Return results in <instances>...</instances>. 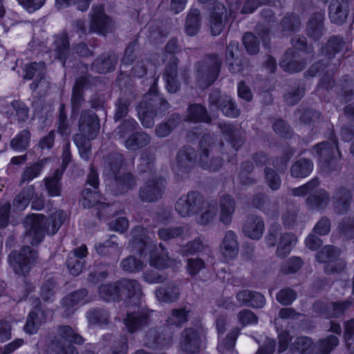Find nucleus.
I'll list each match as a JSON object with an SVG mask.
<instances>
[{
  "label": "nucleus",
  "instance_id": "nucleus-1",
  "mask_svg": "<svg viewBox=\"0 0 354 354\" xmlns=\"http://www.w3.org/2000/svg\"><path fill=\"white\" fill-rule=\"evenodd\" d=\"M99 297L107 303H120L137 305L141 301L142 288L140 283L133 279L121 278L111 282L102 283L97 287Z\"/></svg>",
  "mask_w": 354,
  "mask_h": 354
},
{
  "label": "nucleus",
  "instance_id": "nucleus-2",
  "mask_svg": "<svg viewBox=\"0 0 354 354\" xmlns=\"http://www.w3.org/2000/svg\"><path fill=\"white\" fill-rule=\"evenodd\" d=\"M66 219V214L62 209L52 213L48 219L43 214H27L24 225L26 235L30 239V244L32 246L39 245L44 240L49 227L52 235L56 234Z\"/></svg>",
  "mask_w": 354,
  "mask_h": 354
},
{
  "label": "nucleus",
  "instance_id": "nucleus-3",
  "mask_svg": "<svg viewBox=\"0 0 354 354\" xmlns=\"http://www.w3.org/2000/svg\"><path fill=\"white\" fill-rule=\"evenodd\" d=\"M158 82V77L150 86L147 99L140 101L136 106L138 118L145 128H151L155 118L164 115L170 107L168 101L160 95Z\"/></svg>",
  "mask_w": 354,
  "mask_h": 354
},
{
  "label": "nucleus",
  "instance_id": "nucleus-4",
  "mask_svg": "<svg viewBox=\"0 0 354 354\" xmlns=\"http://www.w3.org/2000/svg\"><path fill=\"white\" fill-rule=\"evenodd\" d=\"M338 139L333 129H331L328 140H324L315 145L312 153H315L318 159L321 169L331 174L341 170V151L338 145Z\"/></svg>",
  "mask_w": 354,
  "mask_h": 354
},
{
  "label": "nucleus",
  "instance_id": "nucleus-5",
  "mask_svg": "<svg viewBox=\"0 0 354 354\" xmlns=\"http://www.w3.org/2000/svg\"><path fill=\"white\" fill-rule=\"evenodd\" d=\"M223 61L216 53L205 55L203 59L194 64V75L196 81L201 88H207L218 80Z\"/></svg>",
  "mask_w": 354,
  "mask_h": 354
},
{
  "label": "nucleus",
  "instance_id": "nucleus-6",
  "mask_svg": "<svg viewBox=\"0 0 354 354\" xmlns=\"http://www.w3.org/2000/svg\"><path fill=\"white\" fill-rule=\"evenodd\" d=\"M57 332V335L49 342L50 350L55 354H79L74 344L82 345L84 337L69 325L58 326Z\"/></svg>",
  "mask_w": 354,
  "mask_h": 354
},
{
  "label": "nucleus",
  "instance_id": "nucleus-7",
  "mask_svg": "<svg viewBox=\"0 0 354 354\" xmlns=\"http://www.w3.org/2000/svg\"><path fill=\"white\" fill-rule=\"evenodd\" d=\"M37 252L30 246L24 245L19 250H12L8 255V261L13 272L26 277L37 259Z\"/></svg>",
  "mask_w": 354,
  "mask_h": 354
},
{
  "label": "nucleus",
  "instance_id": "nucleus-8",
  "mask_svg": "<svg viewBox=\"0 0 354 354\" xmlns=\"http://www.w3.org/2000/svg\"><path fill=\"white\" fill-rule=\"evenodd\" d=\"M214 143V137L209 133H203L198 142V151L200 152L198 166L204 170L213 172L218 171L224 165V160L221 156H214L208 160Z\"/></svg>",
  "mask_w": 354,
  "mask_h": 354
},
{
  "label": "nucleus",
  "instance_id": "nucleus-9",
  "mask_svg": "<svg viewBox=\"0 0 354 354\" xmlns=\"http://www.w3.org/2000/svg\"><path fill=\"white\" fill-rule=\"evenodd\" d=\"M353 304V299L348 298L344 301L325 302L316 300L312 305L313 312L325 319L340 318L344 315Z\"/></svg>",
  "mask_w": 354,
  "mask_h": 354
},
{
  "label": "nucleus",
  "instance_id": "nucleus-10",
  "mask_svg": "<svg viewBox=\"0 0 354 354\" xmlns=\"http://www.w3.org/2000/svg\"><path fill=\"white\" fill-rule=\"evenodd\" d=\"M167 181L161 176L147 178L139 188L138 196L144 203H154L163 196Z\"/></svg>",
  "mask_w": 354,
  "mask_h": 354
},
{
  "label": "nucleus",
  "instance_id": "nucleus-11",
  "mask_svg": "<svg viewBox=\"0 0 354 354\" xmlns=\"http://www.w3.org/2000/svg\"><path fill=\"white\" fill-rule=\"evenodd\" d=\"M82 205L88 209L94 208L96 209V216L100 221L109 220L115 215L113 205L109 203L100 202L96 197H99V193L86 188L82 193Z\"/></svg>",
  "mask_w": 354,
  "mask_h": 354
},
{
  "label": "nucleus",
  "instance_id": "nucleus-12",
  "mask_svg": "<svg viewBox=\"0 0 354 354\" xmlns=\"http://www.w3.org/2000/svg\"><path fill=\"white\" fill-rule=\"evenodd\" d=\"M78 129L86 140H95L100 129V121L97 113L91 109L82 110L78 120Z\"/></svg>",
  "mask_w": 354,
  "mask_h": 354
},
{
  "label": "nucleus",
  "instance_id": "nucleus-13",
  "mask_svg": "<svg viewBox=\"0 0 354 354\" xmlns=\"http://www.w3.org/2000/svg\"><path fill=\"white\" fill-rule=\"evenodd\" d=\"M202 347V334L198 328L187 327L182 331L179 349L183 354H199Z\"/></svg>",
  "mask_w": 354,
  "mask_h": 354
},
{
  "label": "nucleus",
  "instance_id": "nucleus-14",
  "mask_svg": "<svg viewBox=\"0 0 354 354\" xmlns=\"http://www.w3.org/2000/svg\"><path fill=\"white\" fill-rule=\"evenodd\" d=\"M205 205L203 196L197 191L187 193L186 199L177 201L176 209L183 216L196 215L201 212Z\"/></svg>",
  "mask_w": 354,
  "mask_h": 354
},
{
  "label": "nucleus",
  "instance_id": "nucleus-15",
  "mask_svg": "<svg viewBox=\"0 0 354 354\" xmlns=\"http://www.w3.org/2000/svg\"><path fill=\"white\" fill-rule=\"evenodd\" d=\"M233 20L234 15L231 10L227 12V8L222 3H215L209 12L212 35H219L223 32L225 26L228 23H232Z\"/></svg>",
  "mask_w": 354,
  "mask_h": 354
},
{
  "label": "nucleus",
  "instance_id": "nucleus-16",
  "mask_svg": "<svg viewBox=\"0 0 354 354\" xmlns=\"http://www.w3.org/2000/svg\"><path fill=\"white\" fill-rule=\"evenodd\" d=\"M209 103L227 118H237L241 114L234 100L230 95H222L219 89H215L209 94Z\"/></svg>",
  "mask_w": 354,
  "mask_h": 354
},
{
  "label": "nucleus",
  "instance_id": "nucleus-17",
  "mask_svg": "<svg viewBox=\"0 0 354 354\" xmlns=\"http://www.w3.org/2000/svg\"><path fill=\"white\" fill-rule=\"evenodd\" d=\"M90 17V30L93 32L105 35L112 27V19L105 13L104 6L102 3L93 5Z\"/></svg>",
  "mask_w": 354,
  "mask_h": 354
},
{
  "label": "nucleus",
  "instance_id": "nucleus-18",
  "mask_svg": "<svg viewBox=\"0 0 354 354\" xmlns=\"http://www.w3.org/2000/svg\"><path fill=\"white\" fill-rule=\"evenodd\" d=\"M88 291L85 288L73 290L66 294L61 300V305L66 316H72L78 305H84L90 302Z\"/></svg>",
  "mask_w": 354,
  "mask_h": 354
},
{
  "label": "nucleus",
  "instance_id": "nucleus-19",
  "mask_svg": "<svg viewBox=\"0 0 354 354\" xmlns=\"http://www.w3.org/2000/svg\"><path fill=\"white\" fill-rule=\"evenodd\" d=\"M156 245L149 236L146 230L140 226H136L131 240L132 250L136 252L141 258H146L151 248Z\"/></svg>",
  "mask_w": 354,
  "mask_h": 354
},
{
  "label": "nucleus",
  "instance_id": "nucleus-20",
  "mask_svg": "<svg viewBox=\"0 0 354 354\" xmlns=\"http://www.w3.org/2000/svg\"><path fill=\"white\" fill-rule=\"evenodd\" d=\"M151 313L147 310L127 312L124 324L127 331L133 334L147 327L151 321Z\"/></svg>",
  "mask_w": 354,
  "mask_h": 354
},
{
  "label": "nucleus",
  "instance_id": "nucleus-21",
  "mask_svg": "<svg viewBox=\"0 0 354 354\" xmlns=\"http://www.w3.org/2000/svg\"><path fill=\"white\" fill-rule=\"evenodd\" d=\"M299 53L294 49L288 48L283 54L279 60L280 68L288 74H294L303 71L307 66L306 59H297Z\"/></svg>",
  "mask_w": 354,
  "mask_h": 354
},
{
  "label": "nucleus",
  "instance_id": "nucleus-22",
  "mask_svg": "<svg viewBox=\"0 0 354 354\" xmlns=\"http://www.w3.org/2000/svg\"><path fill=\"white\" fill-rule=\"evenodd\" d=\"M353 202L352 192L345 186L337 187L332 196V205L337 215H346L350 211Z\"/></svg>",
  "mask_w": 354,
  "mask_h": 354
},
{
  "label": "nucleus",
  "instance_id": "nucleus-23",
  "mask_svg": "<svg viewBox=\"0 0 354 354\" xmlns=\"http://www.w3.org/2000/svg\"><path fill=\"white\" fill-rule=\"evenodd\" d=\"M118 59L114 52L102 53L91 62V69L98 74H108L115 71Z\"/></svg>",
  "mask_w": 354,
  "mask_h": 354
},
{
  "label": "nucleus",
  "instance_id": "nucleus-24",
  "mask_svg": "<svg viewBox=\"0 0 354 354\" xmlns=\"http://www.w3.org/2000/svg\"><path fill=\"white\" fill-rule=\"evenodd\" d=\"M325 14L322 11L313 12L306 23V35L314 41L320 40L324 33Z\"/></svg>",
  "mask_w": 354,
  "mask_h": 354
},
{
  "label": "nucleus",
  "instance_id": "nucleus-25",
  "mask_svg": "<svg viewBox=\"0 0 354 354\" xmlns=\"http://www.w3.org/2000/svg\"><path fill=\"white\" fill-rule=\"evenodd\" d=\"M178 66H177L176 59L165 64L162 77L165 82V88L171 94L176 93L180 89V83L178 79Z\"/></svg>",
  "mask_w": 354,
  "mask_h": 354
},
{
  "label": "nucleus",
  "instance_id": "nucleus-26",
  "mask_svg": "<svg viewBox=\"0 0 354 354\" xmlns=\"http://www.w3.org/2000/svg\"><path fill=\"white\" fill-rule=\"evenodd\" d=\"M351 0H331L328 6V15L331 23L344 24L349 12L348 3Z\"/></svg>",
  "mask_w": 354,
  "mask_h": 354
},
{
  "label": "nucleus",
  "instance_id": "nucleus-27",
  "mask_svg": "<svg viewBox=\"0 0 354 354\" xmlns=\"http://www.w3.org/2000/svg\"><path fill=\"white\" fill-rule=\"evenodd\" d=\"M150 346L156 350H162L170 347L172 344L173 335L165 330L151 329L146 335Z\"/></svg>",
  "mask_w": 354,
  "mask_h": 354
},
{
  "label": "nucleus",
  "instance_id": "nucleus-28",
  "mask_svg": "<svg viewBox=\"0 0 354 354\" xmlns=\"http://www.w3.org/2000/svg\"><path fill=\"white\" fill-rule=\"evenodd\" d=\"M235 297L242 306L252 308H261L266 304V299L263 294L248 289L239 291Z\"/></svg>",
  "mask_w": 354,
  "mask_h": 354
},
{
  "label": "nucleus",
  "instance_id": "nucleus-29",
  "mask_svg": "<svg viewBox=\"0 0 354 354\" xmlns=\"http://www.w3.org/2000/svg\"><path fill=\"white\" fill-rule=\"evenodd\" d=\"M53 46L54 48L55 57L64 66L69 56L70 40L66 30L54 35Z\"/></svg>",
  "mask_w": 354,
  "mask_h": 354
},
{
  "label": "nucleus",
  "instance_id": "nucleus-30",
  "mask_svg": "<svg viewBox=\"0 0 354 354\" xmlns=\"http://www.w3.org/2000/svg\"><path fill=\"white\" fill-rule=\"evenodd\" d=\"M149 263L152 268L157 270H165L169 268V257L167 248L160 243L158 246L154 245L149 253Z\"/></svg>",
  "mask_w": 354,
  "mask_h": 354
},
{
  "label": "nucleus",
  "instance_id": "nucleus-31",
  "mask_svg": "<svg viewBox=\"0 0 354 354\" xmlns=\"http://www.w3.org/2000/svg\"><path fill=\"white\" fill-rule=\"evenodd\" d=\"M263 220L259 216H251L248 218L243 226V233L253 240H259L264 232Z\"/></svg>",
  "mask_w": 354,
  "mask_h": 354
},
{
  "label": "nucleus",
  "instance_id": "nucleus-32",
  "mask_svg": "<svg viewBox=\"0 0 354 354\" xmlns=\"http://www.w3.org/2000/svg\"><path fill=\"white\" fill-rule=\"evenodd\" d=\"M186 121L196 124H209L212 118L205 105L201 103H192L187 109Z\"/></svg>",
  "mask_w": 354,
  "mask_h": 354
},
{
  "label": "nucleus",
  "instance_id": "nucleus-33",
  "mask_svg": "<svg viewBox=\"0 0 354 354\" xmlns=\"http://www.w3.org/2000/svg\"><path fill=\"white\" fill-rule=\"evenodd\" d=\"M220 221L229 225L232 223L236 209L234 198L229 194H224L220 197Z\"/></svg>",
  "mask_w": 354,
  "mask_h": 354
},
{
  "label": "nucleus",
  "instance_id": "nucleus-34",
  "mask_svg": "<svg viewBox=\"0 0 354 354\" xmlns=\"http://www.w3.org/2000/svg\"><path fill=\"white\" fill-rule=\"evenodd\" d=\"M118 237L111 235L104 242L96 243L94 245L95 252L101 257L113 259L118 257Z\"/></svg>",
  "mask_w": 354,
  "mask_h": 354
},
{
  "label": "nucleus",
  "instance_id": "nucleus-35",
  "mask_svg": "<svg viewBox=\"0 0 354 354\" xmlns=\"http://www.w3.org/2000/svg\"><path fill=\"white\" fill-rule=\"evenodd\" d=\"M151 140L148 133L140 129L134 133L128 136L124 141V146L127 149L131 151H136L147 147Z\"/></svg>",
  "mask_w": 354,
  "mask_h": 354
},
{
  "label": "nucleus",
  "instance_id": "nucleus-36",
  "mask_svg": "<svg viewBox=\"0 0 354 354\" xmlns=\"http://www.w3.org/2000/svg\"><path fill=\"white\" fill-rule=\"evenodd\" d=\"M329 201V194L322 188H316L310 192L306 199L307 206L310 209L316 210L324 209Z\"/></svg>",
  "mask_w": 354,
  "mask_h": 354
},
{
  "label": "nucleus",
  "instance_id": "nucleus-37",
  "mask_svg": "<svg viewBox=\"0 0 354 354\" xmlns=\"http://www.w3.org/2000/svg\"><path fill=\"white\" fill-rule=\"evenodd\" d=\"M195 162L194 151L191 149L185 150H180L176 156V170L178 175H187L189 174L193 167L190 163Z\"/></svg>",
  "mask_w": 354,
  "mask_h": 354
},
{
  "label": "nucleus",
  "instance_id": "nucleus-38",
  "mask_svg": "<svg viewBox=\"0 0 354 354\" xmlns=\"http://www.w3.org/2000/svg\"><path fill=\"white\" fill-rule=\"evenodd\" d=\"M117 191L124 194L134 189L137 184V177L131 171H124L113 176Z\"/></svg>",
  "mask_w": 354,
  "mask_h": 354
},
{
  "label": "nucleus",
  "instance_id": "nucleus-39",
  "mask_svg": "<svg viewBox=\"0 0 354 354\" xmlns=\"http://www.w3.org/2000/svg\"><path fill=\"white\" fill-rule=\"evenodd\" d=\"M313 167L314 164L310 159L300 158L290 166V174L295 178H305L311 174Z\"/></svg>",
  "mask_w": 354,
  "mask_h": 354
},
{
  "label": "nucleus",
  "instance_id": "nucleus-40",
  "mask_svg": "<svg viewBox=\"0 0 354 354\" xmlns=\"http://www.w3.org/2000/svg\"><path fill=\"white\" fill-rule=\"evenodd\" d=\"M223 254L226 259H234L239 252V243L236 234L232 230L226 232L221 244Z\"/></svg>",
  "mask_w": 354,
  "mask_h": 354
},
{
  "label": "nucleus",
  "instance_id": "nucleus-41",
  "mask_svg": "<svg viewBox=\"0 0 354 354\" xmlns=\"http://www.w3.org/2000/svg\"><path fill=\"white\" fill-rule=\"evenodd\" d=\"M218 128L226 141L236 151H238L241 148L243 143L241 137L237 133L234 126L232 123L224 122L219 123Z\"/></svg>",
  "mask_w": 354,
  "mask_h": 354
},
{
  "label": "nucleus",
  "instance_id": "nucleus-42",
  "mask_svg": "<svg viewBox=\"0 0 354 354\" xmlns=\"http://www.w3.org/2000/svg\"><path fill=\"white\" fill-rule=\"evenodd\" d=\"M201 15L199 9L191 8L186 17L185 32L187 35L196 36L201 27Z\"/></svg>",
  "mask_w": 354,
  "mask_h": 354
},
{
  "label": "nucleus",
  "instance_id": "nucleus-43",
  "mask_svg": "<svg viewBox=\"0 0 354 354\" xmlns=\"http://www.w3.org/2000/svg\"><path fill=\"white\" fill-rule=\"evenodd\" d=\"M297 242V238L293 233L285 232L281 234L276 250V255L280 259L285 258L290 253Z\"/></svg>",
  "mask_w": 354,
  "mask_h": 354
},
{
  "label": "nucleus",
  "instance_id": "nucleus-44",
  "mask_svg": "<svg viewBox=\"0 0 354 354\" xmlns=\"http://www.w3.org/2000/svg\"><path fill=\"white\" fill-rule=\"evenodd\" d=\"M344 41L339 35L330 36L326 43L320 48L321 54L328 59H333L343 49Z\"/></svg>",
  "mask_w": 354,
  "mask_h": 354
},
{
  "label": "nucleus",
  "instance_id": "nucleus-45",
  "mask_svg": "<svg viewBox=\"0 0 354 354\" xmlns=\"http://www.w3.org/2000/svg\"><path fill=\"white\" fill-rule=\"evenodd\" d=\"M180 115L178 113H172L168 118L158 124L156 127V134L159 138L168 136L180 124Z\"/></svg>",
  "mask_w": 354,
  "mask_h": 354
},
{
  "label": "nucleus",
  "instance_id": "nucleus-46",
  "mask_svg": "<svg viewBox=\"0 0 354 354\" xmlns=\"http://www.w3.org/2000/svg\"><path fill=\"white\" fill-rule=\"evenodd\" d=\"M238 48L239 43L235 41H230L226 47V62L229 65V70L232 73L240 72L242 70L241 60L238 57H236L234 52Z\"/></svg>",
  "mask_w": 354,
  "mask_h": 354
},
{
  "label": "nucleus",
  "instance_id": "nucleus-47",
  "mask_svg": "<svg viewBox=\"0 0 354 354\" xmlns=\"http://www.w3.org/2000/svg\"><path fill=\"white\" fill-rule=\"evenodd\" d=\"M314 342L312 338L308 336H297L291 343L290 349L299 354H313Z\"/></svg>",
  "mask_w": 354,
  "mask_h": 354
},
{
  "label": "nucleus",
  "instance_id": "nucleus-48",
  "mask_svg": "<svg viewBox=\"0 0 354 354\" xmlns=\"http://www.w3.org/2000/svg\"><path fill=\"white\" fill-rule=\"evenodd\" d=\"M158 300L164 303L176 301L180 297V290L177 286L171 285L167 287H158L156 290Z\"/></svg>",
  "mask_w": 354,
  "mask_h": 354
},
{
  "label": "nucleus",
  "instance_id": "nucleus-49",
  "mask_svg": "<svg viewBox=\"0 0 354 354\" xmlns=\"http://www.w3.org/2000/svg\"><path fill=\"white\" fill-rule=\"evenodd\" d=\"M301 21L299 16L295 12H287L279 23L281 30L284 33L292 34L297 32Z\"/></svg>",
  "mask_w": 354,
  "mask_h": 354
},
{
  "label": "nucleus",
  "instance_id": "nucleus-50",
  "mask_svg": "<svg viewBox=\"0 0 354 354\" xmlns=\"http://www.w3.org/2000/svg\"><path fill=\"white\" fill-rule=\"evenodd\" d=\"M30 139V131L27 129H23L11 140L10 147L15 151H24L29 147Z\"/></svg>",
  "mask_w": 354,
  "mask_h": 354
},
{
  "label": "nucleus",
  "instance_id": "nucleus-51",
  "mask_svg": "<svg viewBox=\"0 0 354 354\" xmlns=\"http://www.w3.org/2000/svg\"><path fill=\"white\" fill-rule=\"evenodd\" d=\"M140 128L139 124L135 119L132 118L124 119L116 129L117 135L120 139L124 141L128 136L134 133Z\"/></svg>",
  "mask_w": 354,
  "mask_h": 354
},
{
  "label": "nucleus",
  "instance_id": "nucleus-52",
  "mask_svg": "<svg viewBox=\"0 0 354 354\" xmlns=\"http://www.w3.org/2000/svg\"><path fill=\"white\" fill-rule=\"evenodd\" d=\"M185 229L182 226H171L160 227L157 231V235L162 241L168 242L176 239H182L184 236Z\"/></svg>",
  "mask_w": 354,
  "mask_h": 354
},
{
  "label": "nucleus",
  "instance_id": "nucleus-53",
  "mask_svg": "<svg viewBox=\"0 0 354 354\" xmlns=\"http://www.w3.org/2000/svg\"><path fill=\"white\" fill-rule=\"evenodd\" d=\"M57 281L55 278L51 277L45 279L40 287V297L44 302H53L54 301Z\"/></svg>",
  "mask_w": 354,
  "mask_h": 354
},
{
  "label": "nucleus",
  "instance_id": "nucleus-54",
  "mask_svg": "<svg viewBox=\"0 0 354 354\" xmlns=\"http://www.w3.org/2000/svg\"><path fill=\"white\" fill-rule=\"evenodd\" d=\"M182 53V46L178 44V39L173 37L166 43L163 49V55L165 58H168L167 63H169L171 60L177 59V66H179L180 60L178 55Z\"/></svg>",
  "mask_w": 354,
  "mask_h": 354
},
{
  "label": "nucleus",
  "instance_id": "nucleus-55",
  "mask_svg": "<svg viewBox=\"0 0 354 354\" xmlns=\"http://www.w3.org/2000/svg\"><path fill=\"white\" fill-rule=\"evenodd\" d=\"M304 266L303 259L297 256H292L283 261L280 265V272L283 274H292L299 271Z\"/></svg>",
  "mask_w": 354,
  "mask_h": 354
},
{
  "label": "nucleus",
  "instance_id": "nucleus-56",
  "mask_svg": "<svg viewBox=\"0 0 354 354\" xmlns=\"http://www.w3.org/2000/svg\"><path fill=\"white\" fill-rule=\"evenodd\" d=\"M272 129L280 138L291 140L293 138L294 130L288 122L283 118H277L272 123Z\"/></svg>",
  "mask_w": 354,
  "mask_h": 354
},
{
  "label": "nucleus",
  "instance_id": "nucleus-57",
  "mask_svg": "<svg viewBox=\"0 0 354 354\" xmlns=\"http://www.w3.org/2000/svg\"><path fill=\"white\" fill-rule=\"evenodd\" d=\"M254 169V165L250 160H244L241 163L239 174V181L241 185H251L255 183V179L250 176Z\"/></svg>",
  "mask_w": 354,
  "mask_h": 354
},
{
  "label": "nucleus",
  "instance_id": "nucleus-58",
  "mask_svg": "<svg viewBox=\"0 0 354 354\" xmlns=\"http://www.w3.org/2000/svg\"><path fill=\"white\" fill-rule=\"evenodd\" d=\"M189 310H187L185 307H181L171 310V317L168 318L167 322L176 327H181L189 321Z\"/></svg>",
  "mask_w": 354,
  "mask_h": 354
},
{
  "label": "nucleus",
  "instance_id": "nucleus-59",
  "mask_svg": "<svg viewBox=\"0 0 354 354\" xmlns=\"http://www.w3.org/2000/svg\"><path fill=\"white\" fill-rule=\"evenodd\" d=\"M339 343L338 337L334 335H328L324 338L319 339L317 342L316 354H330Z\"/></svg>",
  "mask_w": 354,
  "mask_h": 354
},
{
  "label": "nucleus",
  "instance_id": "nucleus-60",
  "mask_svg": "<svg viewBox=\"0 0 354 354\" xmlns=\"http://www.w3.org/2000/svg\"><path fill=\"white\" fill-rule=\"evenodd\" d=\"M120 266L126 272L136 273L142 271L145 264L140 259L129 255L121 261Z\"/></svg>",
  "mask_w": 354,
  "mask_h": 354
},
{
  "label": "nucleus",
  "instance_id": "nucleus-61",
  "mask_svg": "<svg viewBox=\"0 0 354 354\" xmlns=\"http://www.w3.org/2000/svg\"><path fill=\"white\" fill-rule=\"evenodd\" d=\"M87 314L89 322L93 324L103 326L109 323L110 315L106 309L94 308L89 310Z\"/></svg>",
  "mask_w": 354,
  "mask_h": 354
},
{
  "label": "nucleus",
  "instance_id": "nucleus-62",
  "mask_svg": "<svg viewBox=\"0 0 354 354\" xmlns=\"http://www.w3.org/2000/svg\"><path fill=\"white\" fill-rule=\"evenodd\" d=\"M44 167V160L37 161L25 168L21 174V180L23 183H29L37 178Z\"/></svg>",
  "mask_w": 354,
  "mask_h": 354
},
{
  "label": "nucleus",
  "instance_id": "nucleus-63",
  "mask_svg": "<svg viewBox=\"0 0 354 354\" xmlns=\"http://www.w3.org/2000/svg\"><path fill=\"white\" fill-rule=\"evenodd\" d=\"M242 42L248 54L253 55L259 52L260 41L253 32H245L243 35Z\"/></svg>",
  "mask_w": 354,
  "mask_h": 354
},
{
  "label": "nucleus",
  "instance_id": "nucleus-64",
  "mask_svg": "<svg viewBox=\"0 0 354 354\" xmlns=\"http://www.w3.org/2000/svg\"><path fill=\"white\" fill-rule=\"evenodd\" d=\"M129 342L125 335L114 337L111 342L110 350L112 354H128Z\"/></svg>",
  "mask_w": 354,
  "mask_h": 354
}]
</instances>
